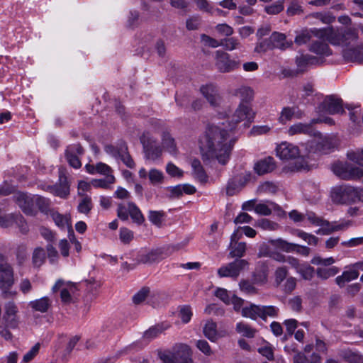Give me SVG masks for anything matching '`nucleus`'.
Here are the masks:
<instances>
[{
  "label": "nucleus",
  "instance_id": "obj_1",
  "mask_svg": "<svg viewBox=\"0 0 363 363\" xmlns=\"http://www.w3.org/2000/svg\"><path fill=\"white\" fill-rule=\"evenodd\" d=\"M255 116V112L249 105L240 103L230 121L208 125L199 140L203 162L211 163L217 161L219 164L225 165L230 159L235 143V139L230 136V133L241 122H244L245 128L249 127Z\"/></svg>",
  "mask_w": 363,
  "mask_h": 363
},
{
  "label": "nucleus",
  "instance_id": "obj_2",
  "mask_svg": "<svg viewBox=\"0 0 363 363\" xmlns=\"http://www.w3.org/2000/svg\"><path fill=\"white\" fill-rule=\"evenodd\" d=\"M311 33L314 35L326 40L335 46H347L352 41L356 40L357 34L352 28H334L333 26L322 29L305 30L298 34L294 42L298 45L306 44L311 38Z\"/></svg>",
  "mask_w": 363,
  "mask_h": 363
},
{
  "label": "nucleus",
  "instance_id": "obj_3",
  "mask_svg": "<svg viewBox=\"0 0 363 363\" xmlns=\"http://www.w3.org/2000/svg\"><path fill=\"white\" fill-rule=\"evenodd\" d=\"M333 202L339 204L350 205L361 201L363 203V188L350 184L336 186L331 191Z\"/></svg>",
  "mask_w": 363,
  "mask_h": 363
},
{
  "label": "nucleus",
  "instance_id": "obj_4",
  "mask_svg": "<svg viewBox=\"0 0 363 363\" xmlns=\"http://www.w3.org/2000/svg\"><path fill=\"white\" fill-rule=\"evenodd\" d=\"M276 152L277 155L281 160H296L294 166L291 168L293 171H298L304 168V160L300 157V150L298 146L288 142H282L277 147Z\"/></svg>",
  "mask_w": 363,
  "mask_h": 363
},
{
  "label": "nucleus",
  "instance_id": "obj_5",
  "mask_svg": "<svg viewBox=\"0 0 363 363\" xmlns=\"http://www.w3.org/2000/svg\"><path fill=\"white\" fill-rule=\"evenodd\" d=\"M14 284L13 270L9 263L0 264V289L4 298H11L16 296L15 291H11Z\"/></svg>",
  "mask_w": 363,
  "mask_h": 363
},
{
  "label": "nucleus",
  "instance_id": "obj_6",
  "mask_svg": "<svg viewBox=\"0 0 363 363\" xmlns=\"http://www.w3.org/2000/svg\"><path fill=\"white\" fill-rule=\"evenodd\" d=\"M307 220L313 225L320 226L321 228L316 231L317 234L329 235L333 232L346 229L349 226L348 223H330L323 218L318 217L313 212H308L306 215Z\"/></svg>",
  "mask_w": 363,
  "mask_h": 363
},
{
  "label": "nucleus",
  "instance_id": "obj_7",
  "mask_svg": "<svg viewBox=\"0 0 363 363\" xmlns=\"http://www.w3.org/2000/svg\"><path fill=\"white\" fill-rule=\"evenodd\" d=\"M332 170L335 175L345 180H359L363 183V169L347 162H336Z\"/></svg>",
  "mask_w": 363,
  "mask_h": 363
},
{
  "label": "nucleus",
  "instance_id": "obj_8",
  "mask_svg": "<svg viewBox=\"0 0 363 363\" xmlns=\"http://www.w3.org/2000/svg\"><path fill=\"white\" fill-rule=\"evenodd\" d=\"M105 152L114 157L121 159L123 164L128 168L133 169L135 163L128 151V146L124 141H120L116 145H107L104 147Z\"/></svg>",
  "mask_w": 363,
  "mask_h": 363
},
{
  "label": "nucleus",
  "instance_id": "obj_9",
  "mask_svg": "<svg viewBox=\"0 0 363 363\" xmlns=\"http://www.w3.org/2000/svg\"><path fill=\"white\" fill-rule=\"evenodd\" d=\"M140 140L143 147L145 157L147 160L154 161L160 157L162 149L157 144V140L150 136L149 133H143Z\"/></svg>",
  "mask_w": 363,
  "mask_h": 363
},
{
  "label": "nucleus",
  "instance_id": "obj_10",
  "mask_svg": "<svg viewBox=\"0 0 363 363\" xmlns=\"http://www.w3.org/2000/svg\"><path fill=\"white\" fill-rule=\"evenodd\" d=\"M216 66L220 72H230L240 67V62L231 59L229 54L222 50H217L216 52Z\"/></svg>",
  "mask_w": 363,
  "mask_h": 363
},
{
  "label": "nucleus",
  "instance_id": "obj_11",
  "mask_svg": "<svg viewBox=\"0 0 363 363\" xmlns=\"http://www.w3.org/2000/svg\"><path fill=\"white\" fill-rule=\"evenodd\" d=\"M249 263L245 259H235V261L222 266L218 269L220 277H231L237 279L242 270L248 266Z\"/></svg>",
  "mask_w": 363,
  "mask_h": 363
},
{
  "label": "nucleus",
  "instance_id": "obj_12",
  "mask_svg": "<svg viewBox=\"0 0 363 363\" xmlns=\"http://www.w3.org/2000/svg\"><path fill=\"white\" fill-rule=\"evenodd\" d=\"M318 109L319 113L332 115L345 113L342 99L333 95L327 96L318 106Z\"/></svg>",
  "mask_w": 363,
  "mask_h": 363
},
{
  "label": "nucleus",
  "instance_id": "obj_13",
  "mask_svg": "<svg viewBox=\"0 0 363 363\" xmlns=\"http://www.w3.org/2000/svg\"><path fill=\"white\" fill-rule=\"evenodd\" d=\"M58 290H60L62 302L64 303H70L72 301V296L74 295L77 291V286L74 283L70 281L66 282L62 279H59L52 288V291L54 293Z\"/></svg>",
  "mask_w": 363,
  "mask_h": 363
},
{
  "label": "nucleus",
  "instance_id": "obj_14",
  "mask_svg": "<svg viewBox=\"0 0 363 363\" xmlns=\"http://www.w3.org/2000/svg\"><path fill=\"white\" fill-rule=\"evenodd\" d=\"M44 189L60 198H67L69 194V184L64 171L59 170V181L55 185H48Z\"/></svg>",
  "mask_w": 363,
  "mask_h": 363
},
{
  "label": "nucleus",
  "instance_id": "obj_15",
  "mask_svg": "<svg viewBox=\"0 0 363 363\" xmlns=\"http://www.w3.org/2000/svg\"><path fill=\"white\" fill-rule=\"evenodd\" d=\"M84 150L80 144H72L67 147L65 156L68 164L74 169L82 167L80 157L84 155Z\"/></svg>",
  "mask_w": 363,
  "mask_h": 363
},
{
  "label": "nucleus",
  "instance_id": "obj_16",
  "mask_svg": "<svg viewBox=\"0 0 363 363\" xmlns=\"http://www.w3.org/2000/svg\"><path fill=\"white\" fill-rule=\"evenodd\" d=\"M269 242L280 250L286 252H296L298 254H300L303 256H308L310 253V248L306 246H301L297 244L288 242L287 241L282 240L281 238L276 240H271Z\"/></svg>",
  "mask_w": 363,
  "mask_h": 363
},
{
  "label": "nucleus",
  "instance_id": "obj_17",
  "mask_svg": "<svg viewBox=\"0 0 363 363\" xmlns=\"http://www.w3.org/2000/svg\"><path fill=\"white\" fill-rule=\"evenodd\" d=\"M250 174H240L230 179L227 184L226 194L233 196L239 191L249 181Z\"/></svg>",
  "mask_w": 363,
  "mask_h": 363
},
{
  "label": "nucleus",
  "instance_id": "obj_18",
  "mask_svg": "<svg viewBox=\"0 0 363 363\" xmlns=\"http://www.w3.org/2000/svg\"><path fill=\"white\" fill-rule=\"evenodd\" d=\"M269 272V266L266 262H258L252 274L253 283L259 285L265 284L268 281Z\"/></svg>",
  "mask_w": 363,
  "mask_h": 363
},
{
  "label": "nucleus",
  "instance_id": "obj_19",
  "mask_svg": "<svg viewBox=\"0 0 363 363\" xmlns=\"http://www.w3.org/2000/svg\"><path fill=\"white\" fill-rule=\"evenodd\" d=\"M313 124L312 121L309 123L301 122L294 123L289 128L287 133L291 136L300 134L315 136L316 130L313 128Z\"/></svg>",
  "mask_w": 363,
  "mask_h": 363
},
{
  "label": "nucleus",
  "instance_id": "obj_20",
  "mask_svg": "<svg viewBox=\"0 0 363 363\" xmlns=\"http://www.w3.org/2000/svg\"><path fill=\"white\" fill-rule=\"evenodd\" d=\"M174 358L178 363H193L190 347L185 344H178L174 347Z\"/></svg>",
  "mask_w": 363,
  "mask_h": 363
},
{
  "label": "nucleus",
  "instance_id": "obj_21",
  "mask_svg": "<svg viewBox=\"0 0 363 363\" xmlns=\"http://www.w3.org/2000/svg\"><path fill=\"white\" fill-rule=\"evenodd\" d=\"M353 29L356 31V33H357L354 28ZM357 34L358 35V33ZM357 39H358V38ZM357 40H356V41ZM353 42H355V40L352 41L347 46L343 47V57L348 61L362 62H363V46L347 48V47Z\"/></svg>",
  "mask_w": 363,
  "mask_h": 363
},
{
  "label": "nucleus",
  "instance_id": "obj_22",
  "mask_svg": "<svg viewBox=\"0 0 363 363\" xmlns=\"http://www.w3.org/2000/svg\"><path fill=\"white\" fill-rule=\"evenodd\" d=\"M201 92L212 106H217L220 103L217 88L213 84H207L201 87Z\"/></svg>",
  "mask_w": 363,
  "mask_h": 363
},
{
  "label": "nucleus",
  "instance_id": "obj_23",
  "mask_svg": "<svg viewBox=\"0 0 363 363\" xmlns=\"http://www.w3.org/2000/svg\"><path fill=\"white\" fill-rule=\"evenodd\" d=\"M276 168L273 157H267L258 160L254 165L255 172L259 175H263L272 172Z\"/></svg>",
  "mask_w": 363,
  "mask_h": 363
},
{
  "label": "nucleus",
  "instance_id": "obj_24",
  "mask_svg": "<svg viewBox=\"0 0 363 363\" xmlns=\"http://www.w3.org/2000/svg\"><path fill=\"white\" fill-rule=\"evenodd\" d=\"M315 137H317L315 151L323 154H328L334 148L335 145L332 138L328 136H323L318 131H316Z\"/></svg>",
  "mask_w": 363,
  "mask_h": 363
},
{
  "label": "nucleus",
  "instance_id": "obj_25",
  "mask_svg": "<svg viewBox=\"0 0 363 363\" xmlns=\"http://www.w3.org/2000/svg\"><path fill=\"white\" fill-rule=\"evenodd\" d=\"M269 38L272 43L273 49L278 48L284 50L293 45L292 41L286 40L285 34L281 33L274 32Z\"/></svg>",
  "mask_w": 363,
  "mask_h": 363
},
{
  "label": "nucleus",
  "instance_id": "obj_26",
  "mask_svg": "<svg viewBox=\"0 0 363 363\" xmlns=\"http://www.w3.org/2000/svg\"><path fill=\"white\" fill-rule=\"evenodd\" d=\"M52 300L48 296H43L40 298L31 301L28 306L34 311L40 313H47L52 306Z\"/></svg>",
  "mask_w": 363,
  "mask_h": 363
},
{
  "label": "nucleus",
  "instance_id": "obj_27",
  "mask_svg": "<svg viewBox=\"0 0 363 363\" xmlns=\"http://www.w3.org/2000/svg\"><path fill=\"white\" fill-rule=\"evenodd\" d=\"M17 205L27 215H33V209L30 199L24 193H18L14 196Z\"/></svg>",
  "mask_w": 363,
  "mask_h": 363
},
{
  "label": "nucleus",
  "instance_id": "obj_28",
  "mask_svg": "<svg viewBox=\"0 0 363 363\" xmlns=\"http://www.w3.org/2000/svg\"><path fill=\"white\" fill-rule=\"evenodd\" d=\"M50 216L55 225L60 229H70L72 226L71 218L69 215L61 214L57 211H50Z\"/></svg>",
  "mask_w": 363,
  "mask_h": 363
},
{
  "label": "nucleus",
  "instance_id": "obj_29",
  "mask_svg": "<svg viewBox=\"0 0 363 363\" xmlns=\"http://www.w3.org/2000/svg\"><path fill=\"white\" fill-rule=\"evenodd\" d=\"M309 50L318 55L329 56L332 55V50L328 45L321 40L312 41L309 46Z\"/></svg>",
  "mask_w": 363,
  "mask_h": 363
},
{
  "label": "nucleus",
  "instance_id": "obj_30",
  "mask_svg": "<svg viewBox=\"0 0 363 363\" xmlns=\"http://www.w3.org/2000/svg\"><path fill=\"white\" fill-rule=\"evenodd\" d=\"M192 168V174L195 179L200 183H206L208 180V176L199 160H193L191 162Z\"/></svg>",
  "mask_w": 363,
  "mask_h": 363
},
{
  "label": "nucleus",
  "instance_id": "obj_31",
  "mask_svg": "<svg viewBox=\"0 0 363 363\" xmlns=\"http://www.w3.org/2000/svg\"><path fill=\"white\" fill-rule=\"evenodd\" d=\"M302 113L300 111H296V108L294 107H284L281 111L279 117V121L285 124L288 121H291L293 118H301Z\"/></svg>",
  "mask_w": 363,
  "mask_h": 363
},
{
  "label": "nucleus",
  "instance_id": "obj_32",
  "mask_svg": "<svg viewBox=\"0 0 363 363\" xmlns=\"http://www.w3.org/2000/svg\"><path fill=\"white\" fill-rule=\"evenodd\" d=\"M167 255H164L162 249H155L150 251L149 252L142 255L140 261L144 264H152L158 262L165 257Z\"/></svg>",
  "mask_w": 363,
  "mask_h": 363
},
{
  "label": "nucleus",
  "instance_id": "obj_33",
  "mask_svg": "<svg viewBox=\"0 0 363 363\" xmlns=\"http://www.w3.org/2000/svg\"><path fill=\"white\" fill-rule=\"evenodd\" d=\"M359 277V272L354 268H351L349 270H345L343 272L342 274L340 276H337L335 278L336 284L340 286H344L346 282L351 281L357 279Z\"/></svg>",
  "mask_w": 363,
  "mask_h": 363
},
{
  "label": "nucleus",
  "instance_id": "obj_34",
  "mask_svg": "<svg viewBox=\"0 0 363 363\" xmlns=\"http://www.w3.org/2000/svg\"><path fill=\"white\" fill-rule=\"evenodd\" d=\"M234 95L240 98V103L247 104L251 101L254 96V91L249 86H241L234 91Z\"/></svg>",
  "mask_w": 363,
  "mask_h": 363
},
{
  "label": "nucleus",
  "instance_id": "obj_35",
  "mask_svg": "<svg viewBox=\"0 0 363 363\" xmlns=\"http://www.w3.org/2000/svg\"><path fill=\"white\" fill-rule=\"evenodd\" d=\"M169 328V325L165 323H159L154 326L150 327L147 330L143 335L145 339L149 340L157 337L160 334L163 333L165 330Z\"/></svg>",
  "mask_w": 363,
  "mask_h": 363
},
{
  "label": "nucleus",
  "instance_id": "obj_36",
  "mask_svg": "<svg viewBox=\"0 0 363 363\" xmlns=\"http://www.w3.org/2000/svg\"><path fill=\"white\" fill-rule=\"evenodd\" d=\"M162 147L169 153L176 155L177 148L174 139L167 132H164L162 135Z\"/></svg>",
  "mask_w": 363,
  "mask_h": 363
},
{
  "label": "nucleus",
  "instance_id": "obj_37",
  "mask_svg": "<svg viewBox=\"0 0 363 363\" xmlns=\"http://www.w3.org/2000/svg\"><path fill=\"white\" fill-rule=\"evenodd\" d=\"M116 182V178L113 174H109L104 179H94L91 184L95 188H101L104 189H110L112 184Z\"/></svg>",
  "mask_w": 363,
  "mask_h": 363
},
{
  "label": "nucleus",
  "instance_id": "obj_38",
  "mask_svg": "<svg viewBox=\"0 0 363 363\" xmlns=\"http://www.w3.org/2000/svg\"><path fill=\"white\" fill-rule=\"evenodd\" d=\"M340 356L347 363H363V355L357 351L346 350L342 351Z\"/></svg>",
  "mask_w": 363,
  "mask_h": 363
},
{
  "label": "nucleus",
  "instance_id": "obj_39",
  "mask_svg": "<svg viewBox=\"0 0 363 363\" xmlns=\"http://www.w3.org/2000/svg\"><path fill=\"white\" fill-rule=\"evenodd\" d=\"M308 17L318 20L324 24H330L335 21V16L330 11L313 13Z\"/></svg>",
  "mask_w": 363,
  "mask_h": 363
},
{
  "label": "nucleus",
  "instance_id": "obj_40",
  "mask_svg": "<svg viewBox=\"0 0 363 363\" xmlns=\"http://www.w3.org/2000/svg\"><path fill=\"white\" fill-rule=\"evenodd\" d=\"M128 205V213L130 214V218L133 220V222L140 225L145 221V218L139 209V208L136 206L133 202H129Z\"/></svg>",
  "mask_w": 363,
  "mask_h": 363
},
{
  "label": "nucleus",
  "instance_id": "obj_41",
  "mask_svg": "<svg viewBox=\"0 0 363 363\" xmlns=\"http://www.w3.org/2000/svg\"><path fill=\"white\" fill-rule=\"evenodd\" d=\"M236 331L247 338H252L257 332L256 329L252 328L249 324L244 322H239L236 324Z\"/></svg>",
  "mask_w": 363,
  "mask_h": 363
},
{
  "label": "nucleus",
  "instance_id": "obj_42",
  "mask_svg": "<svg viewBox=\"0 0 363 363\" xmlns=\"http://www.w3.org/2000/svg\"><path fill=\"white\" fill-rule=\"evenodd\" d=\"M241 314L243 317L256 320L257 318H260V306L250 304V306H245L242 308Z\"/></svg>",
  "mask_w": 363,
  "mask_h": 363
},
{
  "label": "nucleus",
  "instance_id": "obj_43",
  "mask_svg": "<svg viewBox=\"0 0 363 363\" xmlns=\"http://www.w3.org/2000/svg\"><path fill=\"white\" fill-rule=\"evenodd\" d=\"M294 363H321L320 356L313 352L309 358L303 353L299 352L294 357Z\"/></svg>",
  "mask_w": 363,
  "mask_h": 363
},
{
  "label": "nucleus",
  "instance_id": "obj_44",
  "mask_svg": "<svg viewBox=\"0 0 363 363\" xmlns=\"http://www.w3.org/2000/svg\"><path fill=\"white\" fill-rule=\"evenodd\" d=\"M318 62V59L310 55L301 54L296 57V63L300 69Z\"/></svg>",
  "mask_w": 363,
  "mask_h": 363
},
{
  "label": "nucleus",
  "instance_id": "obj_45",
  "mask_svg": "<svg viewBox=\"0 0 363 363\" xmlns=\"http://www.w3.org/2000/svg\"><path fill=\"white\" fill-rule=\"evenodd\" d=\"M230 251L229 255L230 257L241 258L245 255L246 251V243L244 242L230 244Z\"/></svg>",
  "mask_w": 363,
  "mask_h": 363
},
{
  "label": "nucleus",
  "instance_id": "obj_46",
  "mask_svg": "<svg viewBox=\"0 0 363 363\" xmlns=\"http://www.w3.org/2000/svg\"><path fill=\"white\" fill-rule=\"evenodd\" d=\"M203 334L211 342H215L217 339V330L216 323L208 320L203 330Z\"/></svg>",
  "mask_w": 363,
  "mask_h": 363
},
{
  "label": "nucleus",
  "instance_id": "obj_47",
  "mask_svg": "<svg viewBox=\"0 0 363 363\" xmlns=\"http://www.w3.org/2000/svg\"><path fill=\"white\" fill-rule=\"evenodd\" d=\"M339 271V268L335 266L328 268L318 267L316 274L318 278L325 280L336 275Z\"/></svg>",
  "mask_w": 363,
  "mask_h": 363
},
{
  "label": "nucleus",
  "instance_id": "obj_48",
  "mask_svg": "<svg viewBox=\"0 0 363 363\" xmlns=\"http://www.w3.org/2000/svg\"><path fill=\"white\" fill-rule=\"evenodd\" d=\"M82 199L79 201L77 210L80 213L88 214L93 208L91 198L88 195H83Z\"/></svg>",
  "mask_w": 363,
  "mask_h": 363
},
{
  "label": "nucleus",
  "instance_id": "obj_49",
  "mask_svg": "<svg viewBox=\"0 0 363 363\" xmlns=\"http://www.w3.org/2000/svg\"><path fill=\"white\" fill-rule=\"evenodd\" d=\"M148 178L152 185H159L163 183L164 176L162 171L153 168L149 171Z\"/></svg>",
  "mask_w": 363,
  "mask_h": 363
},
{
  "label": "nucleus",
  "instance_id": "obj_50",
  "mask_svg": "<svg viewBox=\"0 0 363 363\" xmlns=\"http://www.w3.org/2000/svg\"><path fill=\"white\" fill-rule=\"evenodd\" d=\"M279 308L274 306H260V318L266 320L267 317L274 318L278 315Z\"/></svg>",
  "mask_w": 363,
  "mask_h": 363
},
{
  "label": "nucleus",
  "instance_id": "obj_51",
  "mask_svg": "<svg viewBox=\"0 0 363 363\" xmlns=\"http://www.w3.org/2000/svg\"><path fill=\"white\" fill-rule=\"evenodd\" d=\"M45 259V252L41 247H37L34 250L33 253V264L35 267H40Z\"/></svg>",
  "mask_w": 363,
  "mask_h": 363
},
{
  "label": "nucleus",
  "instance_id": "obj_52",
  "mask_svg": "<svg viewBox=\"0 0 363 363\" xmlns=\"http://www.w3.org/2000/svg\"><path fill=\"white\" fill-rule=\"evenodd\" d=\"M34 203L42 213L48 214L49 211L50 212V202L49 199L40 196H36L34 198Z\"/></svg>",
  "mask_w": 363,
  "mask_h": 363
},
{
  "label": "nucleus",
  "instance_id": "obj_53",
  "mask_svg": "<svg viewBox=\"0 0 363 363\" xmlns=\"http://www.w3.org/2000/svg\"><path fill=\"white\" fill-rule=\"evenodd\" d=\"M165 213L162 211H149L148 212L150 221L157 226L161 225Z\"/></svg>",
  "mask_w": 363,
  "mask_h": 363
},
{
  "label": "nucleus",
  "instance_id": "obj_54",
  "mask_svg": "<svg viewBox=\"0 0 363 363\" xmlns=\"http://www.w3.org/2000/svg\"><path fill=\"white\" fill-rule=\"evenodd\" d=\"M314 268L309 264H303L297 271L301 277L305 280H311L314 275Z\"/></svg>",
  "mask_w": 363,
  "mask_h": 363
},
{
  "label": "nucleus",
  "instance_id": "obj_55",
  "mask_svg": "<svg viewBox=\"0 0 363 363\" xmlns=\"http://www.w3.org/2000/svg\"><path fill=\"white\" fill-rule=\"evenodd\" d=\"M240 45L239 40L235 38H228L221 40V46L229 51L239 48Z\"/></svg>",
  "mask_w": 363,
  "mask_h": 363
},
{
  "label": "nucleus",
  "instance_id": "obj_56",
  "mask_svg": "<svg viewBox=\"0 0 363 363\" xmlns=\"http://www.w3.org/2000/svg\"><path fill=\"white\" fill-rule=\"evenodd\" d=\"M284 10L283 1H278L272 4L266 6L264 11L270 15H276L281 13Z\"/></svg>",
  "mask_w": 363,
  "mask_h": 363
},
{
  "label": "nucleus",
  "instance_id": "obj_57",
  "mask_svg": "<svg viewBox=\"0 0 363 363\" xmlns=\"http://www.w3.org/2000/svg\"><path fill=\"white\" fill-rule=\"evenodd\" d=\"M239 286L240 290L247 294H255L257 293V289L248 280H241Z\"/></svg>",
  "mask_w": 363,
  "mask_h": 363
},
{
  "label": "nucleus",
  "instance_id": "obj_58",
  "mask_svg": "<svg viewBox=\"0 0 363 363\" xmlns=\"http://www.w3.org/2000/svg\"><path fill=\"white\" fill-rule=\"evenodd\" d=\"M296 235L307 242L308 245H316L318 244V238L312 234L298 230Z\"/></svg>",
  "mask_w": 363,
  "mask_h": 363
},
{
  "label": "nucleus",
  "instance_id": "obj_59",
  "mask_svg": "<svg viewBox=\"0 0 363 363\" xmlns=\"http://www.w3.org/2000/svg\"><path fill=\"white\" fill-rule=\"evenodd\" d=\"M17 213H10L0 216V226L8 228L14 224Z\"/></svg>",
  "mask_w": 363,
  "mask_h": 363
},
{
  "label": "nucleus",
  "instance_id": "obj_60",
  "mask_svg": "<svg viewBox=\"0 0 363 363\" xmlns=\"http://www.w3.org/2000/svg\"><path fill=\"white\" fill-rule=\"evenodd\" d=\"M347 155L350 160L363 167V150L351 151Z\"/></svg>",
  "mask_w": 363,
  "mask_h": 363
},
{
  "label": "nucleus",
  "instance_id": "obj_61",
  "mask_svg": "<svg viewBox=\"0 0 363 363\" xmlns=\"http://www.w3.org/2000/svg\"><path fill=\"white\" fill-rule=\"evenodd\" d=\"M269 50H273L269 38L259 42L255 48V52L258 53L265 52Z\"/></svg>",
  "mask_w": 363,
  "mask_h": 363
},
{
  "label": "nucleus",
  "instance_id": "obj_62",
  "mask_svg": "<svg viewBox=\"0 0 363 363\" xmlns=\"http://www.w3.org/2000/svg\"><path fill=\"white\" fill-rule=\"evenodd\" d=\"M119 237L123 244H128L133 239V232L127 228H121Z\"/></svg>",
  "mask_w": 363,
  "mask_h": 363
},
{
  "label": "nucleus",
  "instance_id": "obj_63",
  "mask_svg": "<svg viewBox=\"0 0 363 363\" xmlns=\"http://www.w3.org/2000/svg\"><path fill=\"white\" fill-rule=\"evenodd\" d=\"M167 173L173 177H183L184 172L172 162H169L166 166Z\"/></svg>",
  "mask_w": 363,
  "mask_h": 363
},
{
  "label": "nucleus",
  "instance_id": "obj_64",
  "mask_svg": "<svg viewBox=\"0 0 363 363\" xmlns=\"http://www.w3.org/2000/svg\"><path fill=\"white\" fill-rule=\"evenodd\" d=\"M192 316V311L189 306H182L179 309V317L184 323L190 321Z\"/></svg>",
  "mask_w": 363,
  "mask_h": 363
}]
</instances>
